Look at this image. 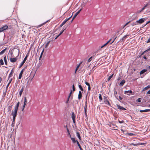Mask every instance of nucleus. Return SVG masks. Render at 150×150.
Segmentation results:
<instances>
[{"label":"nucleus","instance_id":"obj_53","mask_svg":"<svg viewBox=\"0 0 150 150\" xmlns=\"http://www.w3.org/2000/svg\"><path fill=\"white\" fill-rule=\"evenodd\" d=\"M146 94H150V90L149 91H148L147 93H146Z\"/></svg>","mask_w":150,"mask_h":150},{"label":"nucleus","instance_id":"obj_54","mask_svg":"<svg viewBox=\"0 0 150 150\" xmlns=\"http://www.w3.org/2000/svg\"><path fill=\"white\" fill-rule=\"evenodd\" d=\"M66 22L65 20L62 23L64 25L65 23H66Z\"/></svg>","mask_w":150,"mask_h":150},{"label":"nucleus","instance_id":"obj_58","mask_svg":"<svg viewBox=\"0 0 150 150\" xmlns=\"http://www.w3.org/2000/svg\"><path fill=\"white\" fill-rule=\"evenodd\" d=\"M111 39H110L106 43H107V45L109 43V42H110Z\"/></svg>","mask_w":150,"mask_h":150},{"label":"nucleus","instance_id":"obj_51","mask_svg":"<svg viewBox=\"0 0 150 150\" xmlns=\"http://www.w3.org/2000/svg\"><path fill=\"white\" fill-rule=\"evenodd\" d=\"M116 37H116L115 38V39H114L113 40V41H112V42H111L110 43V44H111L112 43L114 42V41L115 40V39H116Z\"/></svg>","mask_w":150,"mask_h":150},{"label":"nucleus","instance_id":"obj_34","mask_svg":"<svg viewBox=\"0 0 150 150\" xmlns=\"http://www.w3.org/2000/svg\"><path fill=\"white\" fill-rule=\"evenodd\" d=\"M50 42V41H48L46 44L45 45V48H47L48 47V46Z\"/></svg>","mask_w":150,"mask_h":150},{"label":"nucleus","instance_id":"obj_7","mask_svg":"<svg viewBox=\"0 0 150 150\" xmlns=\"http://www.w3.org/2000/svg\"><path fill=\"white\" fill-rule=\"evenodd\" d=\"M27 99L26 97H25L24 98V104L23 107V108L22 109V110L23 111L24 110V109L25 106V105H26V104L27 103Z\"/></svg>","mask_w":150,"mask_h":150},{"label":"nucleus","instance_id":"obj_16","mask_svg":"<svg viewBox=\"0 0 150 150\" xmlns=\"http://www.w3.org/2000/svg\"><path fill=\"white\" fill-rule=\"evenodd\" d=\"M147 71V69H144L142 70L140 72V75L142 74H143L146 71Z\"/></svg>","mask_w":150,"mask_h":150},{"label":"nucleus","instance_id":"obj_61","mask_svg":"<svg viewBox=\"0 0 150 150\" xmlns=\"http://www.w3.org/2000/svg\"><path fill=\"white\" fill-rule=\"evenodd\" d=\"M72 16V15H71L70 17H69V18H67V19L68 20H69L70 18Z\"/></svg>","mask_w":150,"mask_h":150},{"label":"nucleus","instance_id":"obj_31","mask_svg":"<svg viewBox=\"0 0 150 150\" xmlns=\"http://www.w3.org/2000/svg\"><path fill=\"white\" fill-rule=\"evenodd\" d=\"M12 108V105H10V106H8V112H11Z\"/></svg>","mask_w":150,"mask_h":150},{"label":"nucleus","instance_id":"obj_40","mask_svg":"<svg viewBox=\"0 0 150 150\" xmlns=\"http://www.w3.org/2000/svg\"><path fill=\"white\" fill-rule=\"evenodd\" d=\"M75 18L73 16V18H72V19L71 20V22H70L69 23V25L72 22V21H73V20L74 19V18Z\"/></svg>","mask_w":150,"mask_h":150},{"label":"nucleus","instance_id":"obj_52","mask_svg":"<svg viewBox=\"0 0 150 150\" xmlns=\"http://www.w3.org/2000/svg\"><path fill=\"white\" fill-rule=\"evenodd\" d=\"M149 42H150V38H149L148 40L146 42V43H149Z\"/></svg>","mask_w":150,"mask_h":150},{"label":"nucleus","instance_id":"obj_62","mask_svg":"<svg viewBox=\"0 0 150 150\" xmlns=\"http://www.w3.org/2000/svg\"><path fill=\"white\" fill-rule=\"evenodd\" d=\"M143 58L145 59H147V58L145 56H144V57H143Z\"/></svg>","mask_w":150,"mask_h":150},{"label":"nucleus","instance_id":"obj_44","mask_svg":"<svg viewBox=\"0 0 150 150\" xmlns=\"http://www.w3.org/2000/svg\"><path fill=\"white\" fill-rule=\"evenodd\" d=\"M107 45V43H105L102 46H101V48H102L103 47H104L105 46H106Z\"/></svg>","mask_w":150,"mask_h":150},{"label":"nucleus","instance_id":"obj_9","mask_svg":"<svg viewBox=\"0 0 150 150\" xmlns=\"http://www.w3.org/2000/svg\"><path fill=\"white\" fill-rule=\"evenodd\" d=\"M144 143H138L136 144L131 143L130 144V145H133L134 146H137L139 145H142L144 144Z\"/></svg>","mask_w":150,"mask_h":150},{"label":"nucleus","instance_id":"obj_56","mask_svg":"<svg viewBox=\"0 0 150 150\" xmlns=\"http://www.w3.org/2000/svg\"><path fill=\"white\" fill-rule=\"evenodd\" d=\"M119 99H120V100H121L122 99V98L120 96H119Z\"/></svg>","mask_w":150,"mask_h":150},{"label":"nucleus","instance_id":"obj_50","mask_svg":"<svg viewBox=\"0 0 150 150\" xmlns=\"http://www.w3.org/2000/svg\"><path fill=\"white\" fill-rule=\"evenodd\" d=\"M117 94V92L116 91H115L114 92V95L115 96V97H116V96L115 95Z\"/></svg>","mask_w":150,"mask_h":150},{"label":"nucleus","instance_id":"obj_25","mask_svg":"<svg viewBox=\"0 0 150 150\" xmlns=\"http://www.w3.org/2000/svg\"><path fill=\"white\" fill-rule=\"evenodd\" d=\"M6 50V49L5 48L2 51H1V52H0V55L3 54H4Z\"/></svg>","mask_w":150,"mask_h":150},{"label":"nucleus","instance_id":"obj_29","mask_svg":"<svg viewBox=\"0 0 150 150\" xmlns=\"http://www.w3.org/2000/svg\"><path fill=\"white\" fill-rule=\"evenodd\" d=\"M149 88H150V85H148L146 87L144 88L143 90V91L146 90L147 89Z\"/></svg>","mask_w":150,"mask_h":150},{"label":"nucleus","instance_id":"obj_20","mask_svg":"<svg viewBox=\"0 0 150 150\" xmlns=\"http://www.w3.org/2000/svg\"><path fill=\"white\" fill-rule=\"evenodd\" d=\"M82 9H81L80 10H79L78 12H77L74 15V17L75 18L77 15H78L79 13L80 12V11H81Z\"/></svg>","mask_w":150,"mask_h":150},{"label":"nucleus","instance_id":"obj_63","mask_svg":"<svg viewBox=\"0 0 150 150\" xmlns=\"http://www.w3.org/2000/svg\"><path fill=\"white\" fill-rule=\"evenodd\" d=\"M64 25L62 23L60 25V27H62L63 25Z\"/></svg>","mask_w":150,"mask_h":150},{"label":"nucleus","instance_id":"obj_21","mask_svg":"<svg viewBox=\"0 0 150 150\" xmlns=\"http://www.w3.org/2000/svg\"><path fill=\"white\" fill-rule=\"evenodd\" d=\"M12 80V78H11L9 80V82H8V84H7V86H6V90L7 89V88H8L9 85V84H10L11 83V82Z\"/></svg>","mask_w":150,"mask_h":150},{"label":"nucleus","instance_id":"obj_19","mask_svg":"<svg viewBox=\"0 0 150 150\" xmlns=\"http://www.w3.org/2000/svg\"><path fill=\"white\" fill-rule=\"evenodd\" d=\"M128 35H126L125 36H124L122 38V39L120 40V41L121 42H123L124 41L125 39V38L127 36H128Z\"/></svg>","mask_w":150,"mask_h":150},{"label":"nucleus","instance_id":"obj_37","mask_svg":"<svg viewBox=\"0 0 150 150\" xmlns=\"http://www.w3.org/2000/svg\"><path fill=\"white\" fill-rule=\"evenodd\" d=\"M0 64L1 65H3L4 64V63L3 60L2 59H1L0 60Z\"/></svg>","mask_w":150,"mask_h":150},{"label":"nucleus","instance_id":"obj_24","mask_svg":"<svg viewBox=\"0 0 150 150\" xmlns=\"http://www.w3.org/2000/svg\"><path fill=\"white\" fill-rule=\"evenodd\" d=\"M67 132L68 133L67 134V136L70 138H71V134L70 133L68 129H67Z\"/></svg>","mask_w":150,"mask_h":150},{"label":"nucleus","instance_id":"obj_1","mask_svg":"<svg viewBox=\"0 0 150 150\" xmlns=\"http://www.w3.org/2000/svg\"><path fill=\"white\" fill-rule=\"evenodd\" d=\"M20 103L18 102L15 106L14 111H12L11 115L13 116V122H14L16 117L17 116V114L18 108L19 105Z\"/></svg>","mask_w":150,"mask_h":150},{"label":"nucleus","instance_id":"obj_55","mask_svg":"<svg viewBox=\"0 0 150 150\" xmlns=\"http://www.w3.org/2000/svg\"><path fill=\"white\" fill-rule=\"evenodd\" d=\"M60 35L59 34L55 38V39H56Z\"/></svg>","mask_w":150,"mask_h":150},{"label":"nucleus","instance_id":"obj_43","mask_svg":"<svg viewBox=\"0 0 150 150\" xmlns=\"http://www.w3.org/2000/svg\"><path fill=\"white\" fill-rule=\"evenodd\" d=\"M128 134L129 136H133L134 135V134L132 133H129Z\"/></svg>","mask_w":150,"mask_h":150},{"label":"nucleus","instance_id":"obj_4","mask_svg":"<svg viewBox=\"0 0 150 150\" xmlns=\"http://www.w3.org/2000/svg\"><path fill=\"white\" fill-rule=\"evenodd\" d=\"M103 100L105 104L108 105L109 106L110 105V104L109 101L108 100V99L105 96H103Z\"/></svg>","mask_w":150,"mask_h":150},{"label":"nucleus","instance_id":"obj_46","mask_svg":"<svg viewBox=\"0 0 150 150\" xmlns=\"http://www.w3.org/2000/svg\"><path fill=\"white\" fill-rule=\"evenodd\" d=\"M72 93V90H71V91H70V93L69 94V95L68 96V97H69V98H70L71 96V95Z\"/></svg>","mask_w":150,"mask_h":150},{"label":"nucleus","instance_id":"obj_15","mask_svg":"<svg viewBox=\"0 0 150 150\" xmlns=\"http://www.w3.org/2000/svg\"><path fill=\"white\" fill-rule=\"evenodd\" d=\"M125 82V81L123 79L122 80L120 83V85L121 86H122Z\"/></svg>","mask_w":150,"mask_h":150},{"label":"nucleus","instance_id":"obj_41","mask_svg":"<svg viewBox=\"0 0 150 150\" xmlns=\"http://www.w3.org/2000/svg\"><path fill=\"white\" fill-rule=\"evenodd\" d=\"M92 57H91L89 59H88V60L87 61V62H90L91 61V60L92 59Z\"/></svg>","mask_w":150,"mask_h":150},{"label":"nucleus","instance_id":"obj_13","mask_svg":"<svg viewBox=\"0 0 150 150\" xmlns=\"http://www.w3.org/2000/svg\"><path fill=\"white\" fill-rule=\"evenodd\" d=\"M82 97V93L81 91H79V95L78 96V98L80 100L81 99Z\"/></svg>","mask_w":150,"mask_h":150},{"label":"nucleus","instance_id":"obj_35","mask_svg":"<svg viewBox=\"0 0 150 150\" xmlns=\"http://www.w3.org/2000/svg\"><path fill=\"white\" fill-rule=\"evenodd\" d=\"M79 87L80 89L81 90V91H83V88L81 86V85H80V84L79 85Z\"/></svg>","mask_w":150,"mask_h":150},{"label":"nucleus","instance_id":"obj_47","mask_svg":"<svg viewBox=\"0 0 150 150\" xmlns=\"http://www.w3.org/2000/svg\"><path fill=\"white\" fill-rule=\"evenodd\" d=\"M111 78H112L111 77V76H109L108 77V80H107V81H109L111 79Z\"/></svg>","mask_w":150,"mask_h":150},{"label":"nucleus","instance_id":"obj_38","mask_svg":"<svg viewBox=\"0 0 150 150\" xmlns=\"http://www.w3.org/2000/svg\"><path fill=\"white\" fill-rule=\"evenodd\" d=\"M141 98H139L136 100V102H141Z\"/></svg>","mask_w":150,"mask_h":150},{"label":"nucleus","instance_id":"obj_45","mask_svg":"<svg viewBox=\"0 0 150 150\" xmlns=\"http://www.w3.org/2000/svg\"><path fill=\"white\" fill-rule=\"evenodd\" d=\"M72 89L73 91H75V87H74V84H73L72 86Z\"/></svg>","mask_w":150,"mask_h":150},{"label":"nucleus","instance_id":"obj_10","mask_svg":"<svg viewBox=\"0 0 150 150\" xmlns=\"http://www.w3.org/2000/svg\"><path fill=\"white\" fill-rule=\"evenodd\" d=\"M117 107L120 110H126V109L125 108H124L122 106L120 105H117Z\"/></svg>","mask_w":150,"mask_h":150},{"label":"nucleus","instance_id":"obj_2","mask_svg":"<svg viewBox=\"0 0 150 150\" xmlns=\"http://www.w3.org/2000/svg\"><path fill=\"white\" fill-rule=\"evenodd\" d=\"M146 20V19L144 18H141L139 20L135 22V24L138 25V24H141L142 23Z\"/></svg>","mask_w":150,"mask_h":150},{"label":"nucleus","instance_id":"obj_59","mask_svg":"<svg viewBox=\"0 0 150 150\" xmlns=\"http://www.w3.org/2000/svg\"><path fill=\"white\" fill-rule=\"evenodd\" d=\"M111 39H110L106 43H107V45L109 43V42H110Z\"/></svg>","mask_w":150,"mask_h":150},{"label":"nucleus","instance_id":"obj_60","mask_svg":"<svg viewBox=\"0 0 150 150\" xmlns=\"http://www.w3.org/2000/svg\"><path fill=\"white\" fill-rule=\"evenodd\" d=\"M64 128H66L67 130V129H68L67 127V125H64Z\"/></svg>","mask_w":150,"mask_h":150},{"label":"nucleus","instance_id":"obj_27","mask_svg":"<svg viewBox=\"0 0 150 150\" xmlns=\"http://www.w3.org/2000/svg\"><path fill=\"white\" fill-rule=\"evenodd\" d=\"M76 136L78 137L79 139L81 140V137L79 134V133L78 132H77L76 133Z\"/></svg>","mask_w":150,"mask_h":150},{"label":"nucleus","instance_id":"obj_48","mask_svg":"<svg viewBox=\"0 0 150 150\" xmlns=\"http://www.w3.org/2000/svg\"><path fill=\"white\" fill-rule=\"evenodd\" d=\"M149 23H150V21L147 22H146V24L144 25V26H145L146 25H147V24Z\"/></svg>","mask_w":150,"mask_h":150},{"label":"nucleus","instance_id":"obj_8","mask_svg":"<svg viewBox=\"0 0 150 150\" xmlns=\"http://www.w3.org/2000/svg\"><path fill=\"white\" fill-rule=\"evenodd\" d=\"M132 93V91L131 90L125 91H124V94L129 95L130 94H131Z\"/></svg>","mask_w":150,"mask_h":150},{"label":"nucleus","instance_id":"obj_18","mask_svg":"<svg viewBox=\"0 0 150 150\" xmlns=\"http://www.w3.org/2000/svg\"><path fill=\"white\" fill-rule=\"evenodd\" d=\"M65 27L64 28H63V29L60 32V33L59 34V35H60L64 32L65 30H66L67 28V26H66V25H65L63 27Z\"/></svg>","mask_w":150,"mask_h":150},{"label":"nucleus","instance_id":"obj_11","mask_svg":"<svg viewBox=\"0 0 150 150\" xmlns=\"http://www.w3.org/2000/svg\"><path fill=\"white\" fill-rule=\"evenodd\" d=\"M24 71V69H22L20 73L19 74V77H18V79H21V78L22 74H23V72Z\"/></svg>","mask_w":150,"mask_h":150},{"label":"nucleus","instance_id":"obj_42","mask_svg":"<svg viewBox=\"0 0 150 150\" xmlns=\"http://www.w3.org/2000/svg\"><path fill=\"white\" fill-rule=\"evenodd\" d=\"M85 83L86 85L88 86H90V84L88 82H85Z\"/></svg>","mask_w":150,"mask_h":150},{"label":"nucleus","instance_id":"obj_12","mask_svg":"<svg viewBox=\"0 0 150 150\" xmlns=\"http://www.w3.org/2000/svg\"><path fill=\"white\" fill-rule=\"evenodd\" d=\"M17 59L16 58H10V60L11 62L13 63L16 62L17 60Z\"/></svg>","mask_w":150,"mask_h":150},{"label":"nucleus","instance_id":"obj_3","mask_svg":"<svg viewBox=\"0 0 150 150\" xmlns=\"http://www.w3.org/2000/svg\"><path fill=\"white\" fill-rule=\"evenodd\" d=\"M28 55H29V53H27V54L25 57L24 59L21 62V64H20V65L19 66V68L21 67L23 65V64H24V63L25 62V61L27 60V57L28 56Z\"/></svg>","mask_w":150,"mask_h":150},{"label":"nucleus","instance_id":"obj_6","mask_svg":"<svg viewBox=\"0 0 150 150\" xmlns=\"http://www.w3.org/2000/svg\"><path fill=\"white\" fill-rule=\"evenodd\" d=\"M8 28V26L7 25H4L3 27L0 28V30L1 32L6 30Z\"/></svg>","mask_w":150,"mask_h":150},{"label":"nucleus","instance_id":"obj_36","mask_svg":"<svg viewBox=\"0 0 150 150\" xmlns=\"http://www.w3.org/2000/svg\"><path fill=\"white\" fill-rule=\"evenodd\" d=\"M13 73V72L12 71V70L11 71L10 74L9 75L8 78H10L11 76L12 75Z\"/></svg>","mask_w":150,"mask_h":150},{"label":"nucleus","instance_id":"obj_26","mask_svg":"<svg viewBox=\"0 0 150 150\" xmlns=\"http://www.w3.org/2000/svg\"><path fill=\"white\" fill-rule=\"evenodd\" d=\"M150 50V48L148 49L147 50H146L145 51L143 52H142L141 53V55H143L145 53H146V52H148Z\"/></svg>","mask_w":150,"mask_h":150},{"label":"nucleus","instance_id":"obj_32","mask_svg":"<svg viewBox=\"0 0 150 150\" xmlns=\"http://www.w3.org/2000/svg\"><path fill=\"white\" fill-rule=\"evenodd\" d=\"M41 64L40 62H39V63H38L36 67L37 68V69L39 68L41 66Z\"/></svg>","mask_w":150,"mask_h":150},{"label":"nucleus","instance_id":"obj_49","mask_svg":"<svg viewBox=\"0 0 150 150\" xmlns=\"http://www.w3.org/2000/svg\"><path fill=\"white\" fill-rule=\"evenodd\" d=\"M69 98H69V97H68L67 100V101L66 102V103H69Z\"/></svg>","mask_w":150,"mask_h":150},{"label":"nucleus","instance_id":"obj_5","mask_svg":"<svg viewBox=\"0 0 150 150\" xmlns=\"http://www.w3.org/2000/svg\"><path fill=\"white\" fill-rule=\"evenodd\" d=\"M71 118L73 121V122L74 123H75L76 122L75 121V116L74 112H72L71 114Z\"/></svg>","mask_w":150,"mask_h":150},{"label":"nucleus","instance_id":"obj_17","mask_svg":"<svg viewBox=\"0 0 150 150\" xmlns=\"http://www.w3.org/2000/svg\"><path fill=\"white\" fill-rule=\"evenodd\" d=\"M140 112H148L150 111V109H146L144 110H139Z\"/></svg>","mask_w":150,"mask_h":150},{"label":"nucleus","instance_id":"obj_33","mask_svg":"<svg viewBox=\"0 0 150 150\" xmlns=\"http://www.w3.org/2000/svg\"><path fill=\"white\" fill-rule=\"evenodd\" d=\"M4 59L5 64L6 65H7V60H6V56L4 57Z\"/></svg>","mask_w":150,"mask_h":150},{"label":"nucleus","instance_id":"obj_23","mask_svg":"<svg viewBox=\"0 0 150 150\" xmlns=\"http://www.w3.org/2000/svg\"><path fill=\"white\" fill-rule=\"evenodd\" d=\"M23 90H24V88H23V87H22L21 89V90L19 92V94L20 96H21L22 93L23 91Z\"/></svg>","mask_w":150,"mask_h":150},{"label":"nucleus","instance_id":"obj_14","mask_svg":"<svg viewBox=\"0 0 150 150\" xmlns=\"http://www.w3.org/2000/svg\"><path fill=\"white\" fill-rule=\"evenodd\" d=\"M87 102L86 101L85 103V106L84 107V112L85 113V115L86 116H87Z\"/></svg>","mask_w":150,"mask_h":150},{"label":"nucleus","instance_id":"obj_39","mask_svg":"<svg viewBox=\"0 0 150 150\" xmlns=\"http://www.w3.org/2000/svg\"><path fill=\"white\" fill-rule=\"evenodd\" d=\"M99 99L100 100H102L103 99L101 95L100 94L99 95Z\"/></svg>","mask_w":150,"mask_h":150},{"label":"nucleus","instance_id":"obj_64","mask_svg":"<svg viewBox=\"0 0 150 150\" xmlns=\"http://www.w3.org/2000/svg\"><path fill=\"white\" fill-rule=\"evenodd\" d=\"M130 22V21H129L125 25V26H126V25H127L129 22Z\"/></svg>","mask_w":150,"mask_h":150},{"label":"nucleus","instance_id":"obj_57","mask_svg":"<svg viewBox=\"0 0 150 150\" xmlns=\"http://www.w3.org/2000/svg\"><path fill=\"white\" fill-rule=\"evenodd\" d=\"M88 91H90L91 90L90 86H89L88 87Z\"/></svg>","mask_w":150,"mask_h":150},{"label":"nucleus","instance_id":"obj_22","mask_svg":"<svg viewBox=\"0 0 150 150\" xmlns=\"http://www.w3.org/2000/svg\"><path fill=\"white\" fill-rule=\"evenodd\" d=\"M72 140L73 142L74 143H75L76 142V141H77L75 139V138H73L71 137V138H70Z\"/></svg>","mask_w":150,"mask_h":150},{"label":"nucleus","instance_id":"obj_28","mask_svg":"<svg viewBox=\"0 0 150 150\" xmlns=\"http://www.w3.org/2000/svg\"><path fill=\"white\" fill-rule=\"evenodd\" d=\"M82 62H80L79 64V65H78L77 67H76V69H75V73H76V71L79 68V67L80 65L82 63Z\"/></svg>","mask_w":150,"mask_h":150},{"label":"nucleus","instance_id":"obj_30","mask_svg":"<svg viewBox=\"0 0 150 150\" xmlns=\"http://www.w3.org/2000/svg\"><path fill=\"white\" fill-rule=\"evenodd\" d=\"M76 143H77V144L79 146V147L80 149V150H83L82 149V148H81V147L79 143V142L78 141H76Z\"/></svg>","mask_w":150,"mask_h":150}]
</instances>
